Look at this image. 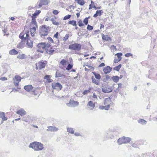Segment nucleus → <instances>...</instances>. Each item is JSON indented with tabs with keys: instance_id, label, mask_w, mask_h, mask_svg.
<instances>
[{
	"instance_id": "1",
	"label": "nucleus",
	"mask_w": 157,
	"mask_h": 157,
	"mask_svg": "<svg viewBox=\"0 0 157 157\" xmlns=\"http://www.w3.org/2000/svg\"><path fill=\"white\" fill-rule=\"evenodd\" d=\"M36 151H40L44 148V145L40 142H34L30 144L29 147Z\"/></svg>"
},
{
	"instance_id": "2",
	"label": "nucleus",
	"mask_w": 157,
	"mask_h": 157,
	"mask_svg": "<svg viewBox=\"0 0 157 157\" xmlns=\"http://www.w3.org/2000/svg\"><path fill=\"white\" fill-rule=\"evenodd\" d=\"M49 45H46L45 43H40L37 45V51L39 52L43 53L44 50L48 48Z\"/></svg>"
},
{
	"instance_id": "3",
	"label": "nucleus",
	"mask_w": 157,
	"mask_h": 157,
	"mask_svg": "<svg viewBox=\"0 0 157 157\" xmlns=\"http://www.w3.org/2000/svg\"><path fill=\"white\" fill-rule=\"evenodd\" d=\"M49 29L48 27L45 25H43L41 27L40 34L41 37L48 35V30Z\"/></svg>"
},
{
	"instance_id": "4",
	"label": "nucleus",
	"mask_w": 157,
	"mask_h": 157,
	"mask_svg": "<svg viewBox=\"0 0 157 157\" xmlns=\"http://www.w3.org/2000/svg\"><path fill=\"white\" fill-rule=\"evenodd\" d=\"M81 45L80 44L75 43L71 44L69 46V48L70 49L75 51H79L80 50L81 47Z\"/></svg>"
},
{
	"instance_id": "5",
	"label": "nucleus",
	"mask_w": 157,
	"mask_h": 157,
	"mask_svg": "<svg viewBox=\"0 0 157 157\" xmlns=\"http://www.w3.org/2000/svg\"><path fill=\"white\" fill-rule=\"evenodd\" d=\"M131 140V139L128 137H123L122 138L118 139V144H121L123 143H129Z\"/></svg>"
},
{
	"instance_id": "6",
	"label": "nucleus",
	"mask_w": 157,
	"mask_h": 157,
	"mask_svg": "<svg viewBox=\"0 0 157 157\" xmlns=\"http://www.w3.org/2000/svg\"><path fill=\"white\" fill-rule=\"evenodd\" d=\"M79 104V102L77 101L70 100L68 103H66L67 105L69 107H75L77 106Z\"/></svg>"
},
{
	"instance_id": "7",
	"label": "nucleus",
	"mask_w": 157,
	"mask_h": 157,
	"mask_svg": "<svg viewBox=\"0 0 157 157\" xmlns=\"http://www.w3.org/2000/svg\"><path fill=\"white\" fill-rule=\"evenodd\" d=\"M52 86L53 89L57 90H60L62 87L61 84L58 82L52 83Z\"/></svg>"
},
{
	"instance_id": "8",
	"label": "nucleus",
	"mask_w": 157,
	"mask_h": 157,
	"mask_svg": "<svg viewBox=\"0 0 157 157\" xmlns=\"http://www.w3.org/2000/svg\"><path fill=\"white\" fill-rule=\"evenodd\" d=\"M87 106L89 107L87 108V109H89L90 110H92L95 107V105L92 101H90L88 102Z\"/></svg>"
},
{
	"instance_id": "9",
	"label": "nucleus",
	"mask_w": 157,
	"mask_h": 157,
	"mask_svg": "<svg viewBox=\"0 0 157 157\" xmlns=\"http://www.w3.org/2000/svg\"><path fill=\"white\" fill-rule=\"evenodd\" d=\"M48 129H47L48 131L56 132L58 130V128L53 126H50L48 127Z\"/></svg>"
},
{
	"instance_id": "10",
	"label": "nucleus",
	"mask_w": 157,
	"mask_h": 157,
	"mask_svg": "<svg viewBox=\"0 0 157 157\" xmlns=\"http://www.w3.org/2000/svg\"><path fill=\"white\" fill-rule=\"evenodd\" d=\"M112 68L109 66H107L105 67H104L103 71L105 74H108L110 73L111 71Z\"/></svg>"
},
{
	"instance_id": "11",
	"label": "nucleus",
	"mask_w": 157,
	"mask_h": 157,
	"mask_svg": "<svg viewBox=\"0 0 157 157\" xmlns=\"http://www.w3.org/2000/svg\"><path fill=\"white\" fill-rule=\"evenodd\" d=\"M111 103V99L110 97L106 98L104 101V104L105 106L109 105V107L110 108V104Z\"/></svg>"
},
{
	"instance_id": "12",
	"label": "nucleus",
	"mask_w": 157,
	"mask_h": 157,
	"mask_svg": "<svg viewBox=\"0 0 157 157\" xmlns=\"http://www.w3.org/2000/svg\"><path fill=\"white\" fill-rule=\"evenodd\" d=\"M26 45L27 47L29 48H32L33 47V41L29 39L27 40Z\"/></svg>"
},
{
	"instance_id": "13",
	"label": "nucleus",
	"mask_w": 157,
	"mask_h": 157,
	"mask_svg": "<svg viewBox=\"0 0 157 157\" xmlns=\"http://www.w3.org/2000/svg\"><path fill=\"white\" fill-rule=\"evenodd\" d=\"M17 113L21 116H23L26 114V112L23 109H21L17 111Z\"/></svg>"
},
{
	"instance_id": "14",
	"label": "nucleus",
	"mask_w": 157,
	"mask_h": 157,
	"mask_svg": "<svg viewBox=\"0 0 157 157\" xmlns=\"http://www.w3.org/2000/svg\"><path fill=\"white\" fill-rule=\"evenodd\" d=\"M33 88L31 85L25 86L24 87V89L28 92L32 90Z\"/></svg>"
},
{
	"instance_id": "15",
	"label": "nucleus",
	"mask_w": 157,
	"mask_h": 157,
	"mask_svg": "<svg viewBox=\"0 0 157 157\" xmlns=\"http://www.w3.org/2000/svg\"><path fill=\"white\" fill-rule=\"evenodd\" d=\"M102 13H103V11L102 10H98L96 11V13L93 15V17H96L98 16H100Z\"/></svg>"
},
{
	"instance_id": "16",
	"label": "nucleus",
	"mask_w": 157,
	"mask_h": 157,
	"mask_svg": "<svg viewBox=\"0 0 157 157\" xmlns=\"http://www.w3.org/2000/svg\"><path fill=\"white\" fill-rule=\"evenodd\" d=\"M0 118L2 119V121H6L7 119V118L5 116L4 112H0Z\"/></svg>"
},
{
	"instance_id": "17",
	"label": "nucleus",
	"mask_w": 157,
	"mask_h": 157,
	"mask_svg": "<svg viewBox=\"0 0 157 157\" xmlns=\"http://www.w3.org/2000/svg\"><path fill=\"white\" fill-rule=\"evenodd\" d=\"M38 64L39 67L40 69L44 68L46 65V63L42 62H39Z\"/></svg>"
},
{
	"instance_id": "18",
	"label": "nucleus",
	"mask_w": 157,
	"mask_h": 157,
	"mask_svg": "<svg viewBox=\"0 0 157 157\" xmlns=\"http://www.w3.org/2000/svg\"><path fill=\"white\" fill-rule=\"evenodd\" d=\"M102 91L103 92L105 93H109L111 92L112 90L111 89L108 88H102Z\"/></svg>"
},
{
	"instance_id": "19",
	"label": "nucleus",
	"mask_w": 157,
	"mask_h": 157,
	"mask_svg": "<svg viewBox=\"0 0 157 157\" xmlns=\"http://www.w3.org/2000/svg\"><path fill=\"white\" fill-rule=\"evenodd\" d=\"M56 17L52 18L50 20L52 22L53 24L56 26L59 25L60 24V23L58 22H57L56 21Z\"/></svg>"
},
{
	"instance_id": "20",
	"label": "nucleus",
	"mask_w": 157,
	"mask_h": 157,
	"mask_svg": "<svg viewBox=\"0 0 157 157\" xmlns=\"http://www.w3.org/2000/svg\"><path fill=\"white\" fill-rule=\"evenodd\" d=\"M64 75L59 71H57L56 73V78H59L62 77L64 76Z\"/></svg>"
},
{
	"instance_id": "21",
	"label": "nucleus",
	"mask_w": 157,
	"mask_h": 157,
	"mask_svg": "<svg viewBox=\"0 0 157 157\" xmlns=\"http://www.w3.org/2000/svg\"><path fill=\"white\" fill-rule=\"evenodd\" d=\"M102 39L103 40L108 41L110 40V38L108 35H105L102 34Z\"/></svg>"
},
{
	"instance_id": "22",
	"label": "nucleus",
	"mask_w": 157,
	"mask_h": 157,
	"mask_svg": "<svg viewBox=\"0 0 157 157\" xmlns=\"http://www.w3.org/2000/svg\"><path fill=\"white\" fill-rule=\"evenodd\" d=\"M18 53V52L15 49H13L9 52V54L11 55H16Z\"/></svg>"
},
{
	"instance_id": "23",
	"label": "nucleus",
	"mask_w": 157,
	"mask_h": 157,
	"mask_svg": "<svg viewBox=\"0 0 157 157\" xmlns=\"http://www.w3.org/2000/svg\"><path fill=\"white\" fill-rule=\"evenodd\" d=\"M92 82L96 85H98L100 84V82L99 81L96 79L94 78L92 76L91 78Z\"/></svg>"
},
{
	"instance_id": "24",
	"label": "nucleus",
	"mask_w": 157,
	"mask_h": 157,
	"mask_svg": "<svg viewBox=\"0 0 157 157\" xmlns=\"http://www.w3.org/2000/svg\"><path fill=\"white\" fill-rule=\"evenodd\" d=\"M44 79H46L48 83L52 82V79H50V76L49 75H46L44 77Z\"/></svg>"
},
{
	"instance_id": "25",
	"label": "nucleus",
	"mask_w": 157,
	"mask_h": 157,
	"mask_svg": "<svg viewBox=\"0 0 157 157\" xmlns=\"http://www.w3.org/2000/svg\"><path fill=\"white\" fill-rule=\"evenodd\" d=\"M21 77L18 75H16L15 76L14 78H13V80L14 81H16L18 82H19L21 80Z\"/></svg>"
},
{
	"instance_id": "26",
	"label": "nucleus",
	"mask_w": 157,
	"mask_h": 157,
	"mask_svg": "<svg viewBox=\"0 0 157 157\" xmlns=\"http://www.w3.org/2000/svg\"><path fill=\"white\" fill-rule=\"evenodd\" d=\"M24 42L22 41L21 42L19 43L17 45V48H22L24 47Z\"/></svg>"
},
{
	"instance_id": "27",
	"label": "nucleus",
	"mask_w": 157,
	"mask_h": 157,
	"mask_svg": "<svg viewBox=\"0 0 157 157\" xmlns=\"http://www.w3.org/2000/svg\"><path fill=\"white\" fill-rule=\"evenodd\" d=\"M99 109H104L106 110H108L109 109V105H107V106H99Z\"/></svg>"
},
{
	"instance_id": "28",
	"label": "nucleus",
	"mask_w": 157,
	"mask_h": 157,
	"mask_svg": "<svg viewBox=\"0 0 157 157\" xmlns=\"http://www.w3.org/2000/svg\"><path fill=\"white\" fill-rule=\"evenodd\" d=\"M138 122L142 124H145L147 123V121L143 119H140L138 121Z\"/></svg>"
},
{
	"instance_id": "29",
	"label": "nucleus",
	"mask_w": 157,
	"mask_h": 157,
	"mask_svg": "<svg viewBox=\"0 0 157 157\" xmlns=\"http://www.w3.org/2000/svg\"><path fill=\"white\" fill-rule=\"evenodd\" d=\"M75 1H77L78 3L81 6H83L85 3V1L84 0H75Z\"/></svg>"
},
{
	"instance_id": "30",
	"label": "nucleus",
	"mask_w": 157,
	"mask_h": 157,
	"mask_svg": "<svg viewBox=\"0 0 157 157\" xmlns=\"http://www.w3.org/2000/svg\"><path fill=\"white\" fill-rule=\"evenodd\" d=\"M67 131L71 134H74V130L72 128H67Z\"/></svg>"
},
{
	"instance_id": "31",
	"label": "nucleus",
	"mask_w": 157,
	"mask_h": 157,
	"mask_svg": "<svg viewBox=\"0 0 157 157\" xmlns=\"http://www.w3.org/2000/svg\"><path fill=\"white\" fill-rule=\"evenodd\" d=\"M60 63L63 66H64L67 64V61L64 59H63L60 62Z\"/></svg>"
},
{
	"instance_id": "32",
	"label": "nucleus",
	"mask_w": 157,
	"mask_h": 157,
	"mask_svg": "<svg viewBox=\"0 0 157 157\" xmlns=\"http://www.w3.org/2000/svg\"><path fill=\"white\" fill-rule=\"evenodd\" d=\"M90 18V17L89 16L88 17L85 18L83 21V22L85 25H87L88 23V19Z\"/></svg>"
},
{
	"instance_id": "33",
	"label": "nucleus",
	"mask_w": 157,
	"mask_h": 157,
	"mask_svg": "<svg viewBox=\"0 0 157 157\" xmlns=\"http://www.w3.org/2000/svg\"><path fill=\"white\" fill-rule=\"evenodd\" d=\"M91 89V88L90 87L88 90H85L82 93L84 95H86L88 93H90V92Z\"/></svg>"
},
{
	"instance_id": "34",
	"label": "nucleus",
	"mask_w": 157,
	"mask_h": 157,
	"mask_svg": "<svg viewBox=\"0 0 157 157\" xmlns=\"http://www.w3.org/2000/svg\"><path fill=\"white\" fill-rule=\"evenodd\" d=\"M32 22H31V23H32V24H34V25H36V26H37V23H36V19H35V18L36 17H33V16H32Z\"/></svg>"
},
{
	"instance_id": "35",
	"label": "nucleus",
	"mask_w": 157,
	"mask_h": 157,
	"mask_svg": "<svg viewBox=\"0 0 157 157\" xmlns=\"http://www.w3.org/2000/svg\"><path fill=\"white\" fill-rule=\"evenodd\" d=\"M76 21L73 20L69 21L68 22V24L71 25L73 26H76Z\"/></svg>"
},
{
	"instance_id": "36",
	"label": "nucleus",
	"mask_w": 157,
	"mask_h": 157,
	"mask_svg": "<svg viewBox=\"0 0 157 157\" xmlns=\"http://www.w3.org/2000/svg\"><path fill=\"white\" fill-rule=\"evenodd\" d=\"M110 48L111 49L112 52H113V54L114 55L115 53H114V52L115 51L117 50V48H116V46L113 45H112L111 46Z\"/></svg>"
},
{
	"instance_id": "37",
	"label": "nucleus",
	"mask_w": 157,
	"mask_h": 157,
	"mask_svg": "<svg viewBox=\"0 0 157 157\" xmlns=\"http://www.w3.org/2000/svg\"><path fill=\"white\" fill-rule=\"evenodd\" d=\"M93 73H94V75L95 76V78L96 79H97L98 80H99L101 79V77L99 74H97L95 72H94Z\"/></svg>"
},
{
	"instance_id": "38",
	"label": "nucleus",
	"mask_w": 157,
	"mask_h": 157,
	"mask_svg": "<svg viewBox=\"0 0 157 157\" xmlns=\"http://www.w3.org/2000/svg\"><path fill=\"white\" fill-rule=\"evenodd\" d=\"M40 13V10H37L36 11V12L34 13L33 14V15L32 16L34 17H36V16H37Z\"/></svg>"
},
{
	"instance_id": "39",
	"label": "nucleus",
	"mask_w": 157,
	"mask_h": 157,
	"mask_svg": "<svg viewBox=\"0 0 157 157\" xmlns=\"http://www.w3.org/2000/svg\"><path fill=\"white\" fill-rule=\"evenodd\" d=\"M112 79L115 82H118V76H113L112 77Z\"/></svg>"
},
{
	"instance_id": "40",
	"label": "nucleus",
	"mask_w": 157,
	"mask_h": 157,
	"mask_svg": "<svg viewBox=\"0 0 157 157\" xmlns=\"http://www.w3.org/2000/svg\"><path fill=\"white\" fill-rule=\"evenodd\" d=\"M25 34H23V33H21L19 35V38L22 40H25Z\"/></svg>"
},
{
	"instance_id": "41",
	"label": "nucleus",
	"mask_w": 157,
	"mask_h": 157,
	"mask_svg": "<svg viewBox=\"0 0 157 157\" xmlns=\"http://www.w3.org/2000/svg\"><path fill=\"white\" fill-rule=\"evenodd\" d=\"M73 66V65L71 64H69L68 65L66 69L67 70H69L72 68Z\"/></svg>"
},
{
	"instance_id": "42",
	"label": "nucleus",
	"mask_w": 157,
	"mask_h": 157,
	"mask_svg": "<svg viewBox=\"0 0 157 157\" xmlns=\"http://www.w3.org/2000/svg\"><path fill=\"white\" fill-rule=\"evenodd\" d=\"M54 51V50H52L51 49H49L47 50L46 51L47 53L49 54H52L53 52Z\"/></svg>"
},
{
	"instance_id": "43",
	"label": "nucleus",
	"mask_w": 157,
	"mask_h": 157,
	"mask_svg": "<svg viewBox=\"0 0 157 157\" xmlns=\"http://www.w3.org/2000/svg\"><path fill=\"white\" fill-rule=\"evenodd\" d=\"M69 38V34H66L65 36L64 37L63 39V41H66L68 38Z\"/></svg>"
},
{
	"instance_id": "44",
	"label": "nucleus",
	"mask_w": 157,
	"mask_h": 157,
	"mask_svg": "<svg viewBox=\"0 0 157 157\" xmlns=\"http://www.w3.org/2000/svg\"><path fill=\"white\" fill-rule=\"evenodd\" d=\"M71 17V15H68L64 17L63 19L64 20H67L70 18Z\"/></svg>"
},
{
	"instance_id": "45",
	"label": "nucleus",
	"mask_w": 157,
	"mask_h": 157,
	"mask_svg": "<svg viewBox=\"0 0 157 157\" xmlns=\"http://www.w3.org/2000/svg\"><path fill=\"white\" fill-rule=\"evenodd\" d=\"M93 27L92 26L88 25L87 27V29L89 30H93Z\"/></svg>"
},
{
	"instance_id": "46",
	"label": "nucleus",
	"mask_w": 157,
	"mask_h": 157,
	"mask_svg": "<svg viewBox=\"0 0 157 157\" xmlns=\"http://www.w3.org/2000/svg\"><path fill=\"white\" fill-rule=\"evenodd\" d=\"M78 25L79 27H81L84 25V24L82 23L81 20H79L78 22Z\"/></svg>"
},
{
	"instance_id": "47",
	"label": "nucleus",
	"mask_w": 157,
	"mask_h": 157,
	"mask_svg": "<svg viewBox=\"0 0 157 157\" xmlns=\"http://www.w3.org/2000/svg\"><path fill=\"white\" fill-rule=\"evenodd\" d=\"M40 1L45 5L48 3V0H40Z\"/></svg>"
},
{
	"instance_id": "48",
	"label": "nucleus",
	"mask_w": 157,
	"mask_h": 157,
	"mask_svg": "<svg viewBox=\"0 0 157 157\" xmlns=\"http://www.w3.org/2000/svg\"><path fill=\"white\" fill-rule=\"evenodd\" d=\"M132 54L130 53H128L125 54V56L126 57H129L130 56H132Z\"/></svg>"
},
{
	"instance_id": "49",
	"label": "nucleus",
	"mask_w": 157,
	"mask_h": 157,
	"mask_svg": "<svg viewBox=\"0 0 157 157\" xmlns=\"http://www.w3.org/2000/svg\"><path fill=\"white\" fill-rule=\"evenodd\" d=\"M18 58L21 59H24L25 58V55L24 54H23Z\"/></svg>"
},
{
	"instance_id": "50",
	"label": "nucleus",
	"mask_w": 157,
	"mask_h": 157,
	"mask_svg": "<svg viewBox=\"0 0 157 157\" xmlns=\"http://www.w3.org/2000/svg\"><path fill=\"white\" fill-rule=\"evenodd\" d=\"M36 30H33L32 29H31V34L32 36H34V33L35 32Z\"/></svg>"
},
{
	"instance_id": "51",
	"label": "nucleus",
	"mask_w": 157,
	"mask_h": 157,
	"mask_svg": "<svg viewBox=\"0 0 157 157\" xmlns=\"http://www.w3.org/2000/svg\"><path fill=\"white\" fill-rule=\"evenodd\" d=\"M52 13L54 14L57 15L59 13V12L56 10H54L53 11Z\"/></svg>"
},
{
	"instance_id": "52",
	"label": "nucleus",
	"mask_w": 157,
	"mask_h": 157,
	"mask_svg": "<svg viewBox=\"0 0 157 157\" xmlns=\"http://www.w3.org/2000/svg\"><path fill=\"white\" fill-rule=\"evenodd\" d=\"M19 82L16 81H14L13 83L16 86H17L18 85Z\"/></svg>"
},
{
	"instance_id": "53",
	"label": "nucleus",
	"mask_w": 157,
	"mask_h": 157,
	"mask_svg": "<svg viewBox=\"0 0 157 157\" xmlns=\"http://www.w3.org/2000/svg\"><path fill=\"white\" fill-rule=\"evenodd\" d=\"M47 39L49 41H50L52 43L54 42V41L51 37H48L47 38Z\"/></svg>"
},
{
	"instance_id": "54",
	"label": "nucleus",
	"mask_w": 157,
	"mask_h": 157,
	"mask_svg": "<svg viewBox=\"0 0 157 157\" xmlns=\"http://www.w3.org/2000/svg\"><path fill=\"white\" fill-rule=\"evenodd\" d=\"M0 79L2 81H5L7 80V78L5 77H2Z\"/></svg>"
},
{
	"instance_id": "55",
	"label": "nucleus",
	"mask_w": 157,
	"mask_h": 157,
	"mask_svg": "<svg viewBox=\"0 0 157 157\" xmlns=\"http://www.w3.org/2000/svg\"><path fill=\"white\" fill-rule=\"evenodd\" d=\"M93 8H94V9L95 10H96L97 9H101V6H100V7H96L94 5L93 7Z\"/></svg>"
},
{
	"instance_id": "56",
	"label": "nucleus",
	"mask_w": 157,
	"mask_h": 157,
	"mask_svg": "<svg viewBox=\"0 0 157 157\" xmlns=\"http://www.w3.org/2000/svg\"><path fill=\"white\" fill-rule=\"evenodd\" d=\"M25 38L26 39H28V37L29 36V34L28 33H26L25 34Z\"/></svg>"
},
{
	"instance_id": "57",
	"label": "nucleus",
	"mask_w": 157,
	"mask_h": 157,
	"mask_svg": "<svg viewBox=\"0 0 157 157\" xmlns=\"http://www.w3.org/2000/svg\"><path fill=\"white\" fill-rule=\"evenodd\" d=\"M59 34V33L58 32H57L54 35V37L55 38H57Z\"/></svg>"
},
{
	"instance_id": "58",
	"label": "nucleus",
	"mask_w": 157,
	"mask_h": 157,
	"mask_svg": "<svg viewBox=\"0 0 157 157\" xmlns=\"http://www.w3.org/2000/svg\"><path fill=\"white\" fill-rule=\"evenodd\" d=\"M44 5L42 2H41V1H40V2L39 3V7H41V6L43 5Z\"/></svg>"
},
{
	"instance_id": "59",
	"label": "nucleus",
	"mask_w": 157,
	"mask_h": 157,
	"mask_svg": "<svg viewBox=\"0 0 157 157\" xmlns=\"http://www.w3.org/2000/svg\"><path fill=\"white\" fill-rule=\"evenodd\" d=\"M105 66V64L104 63H101L99 66V67H104Z\"/></svg>"
},
{
	"instance_id": "60",
	"label": "nucleus",
	"mask_w": 157,
	"mask_h": 157,
	"mask_svg": "<svg viewBox=\"0 0 157 157\" xmlns=\"http://www.w3.org/2000/svg\"><path fill=\"white\" fill-rule=\"evenodd\" d=\"M74 134L75 136H81V135L78 132H75L74 133Z\"/></svg>"
},
{
	"instance_id": "61",
	"label": "nucleus",
	"mask_w": 157,
	"mask_h": 157,
	"mask_svg": "<svg viewBox=\"0 0 157 157\" xmlns=\"http://www.w3.org/2000/svg\"><path fill=\"white\" fill-rule=\"evenodd\" d=\"M93 97L95 98H97V96L95 94V93L93 94Z\"/></svg>"
},
{
	"instance_id": "62",
	"label": "nucleus",
	"mask_w": 157,
	"mask_h": 157,
	"mask_svg": "<svg viewBox=\"0 0 157 157\" xmlns=\"http://www.w3.org/2000/svg\"><path fill=\"white\" fill-rule=\"evenodd\" d=\"M132 146L134 147H137V145L135 144H132Z\"/></svg>"
},
{
	"instance_id": "63",
	"label": "nucleus",
	"mask_w": 157,
	"mask_h": 157,
	"mask_svg": "<svg viewBox=\"0 0 157 157\" xmlns=\"http://www.w3.org/2000/svg\"><path fill=\"white\" fill-rule=\"evenodd\" d=\"M114 70H116L118 71V66H116L113 68Z\"/></svg>"
},
{
	"instance_id": "64",
	"label": "nucleus",
	"mask_w": 157,
	"mask_h": 157,
	"mask_svg": "<svg viewBox=\"0 0 157 157\" xmlns=\"http://www.w3.org/2000/svg\"><path fill=\"white\" fill-rule=\"evenodd\" d=\"M114 62L115 63H118V60L117 59H115L114 60Z\"/></svg>"
}]
</instances>
